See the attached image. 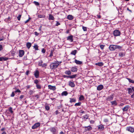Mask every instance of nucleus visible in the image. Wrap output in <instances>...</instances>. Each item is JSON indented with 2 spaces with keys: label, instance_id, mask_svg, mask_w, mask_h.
Segmentation results:
<instances>
[{
  "label": "nucleus",
  "instance_id": "1",
  "mask_svg": "<svg viewBox=\"0 0 134 134\" xmlns=\"http://www.w3.org/2000/svg\"><path fill=\"white\" fill-rule=\"evenodd\" d=\"M62 62L56 61L55 62L52 63L49 65L50 69L52 70L58 68Z\"/></svg>",
  "mask_w": 134,
  "mask_h": 134
},
{
  "label": "nucleus",
  "instance_id": "2",
  "mask_svg": "<svg viewBox=\"0 0 134 134\" xmlns=\"http://www.w3.org/2000/svg\"><path fill=\"white\" fill-rule=\"evenodd\" d=\"M122 47V46H120L111 44L109 46V48L110 51H113L116 49H120H120Z\"/></svg>",
  "mask_w": 134,
  "mask_h": 134
},
{
  "label": "nucleus",
  "instance_id": "3",
  "mask_svg": "<svg viewBox=\"0 0 134 134\" xmlns=\"http://www.w3.org/2000/svg\"><path fill=\"white\" fill-rule=\"evenodd\" d=\"M50 131L53 134H57L58 131L56 127H53L50 128Z\"/></svg>",
  "mask_w": 134,
  "mask_h": 134
},
{
  "label": "nucleus",
  "instance_id": "4",
  "mask_svg": "<svg viewBox=\"0 0 134 134\" xmlns=\"http://www.w3.org/2000/svg\"><path fill=\"white\" fill-rule=\"evenodd\" d=\"M34 75L36 78H38L39 77L40 72L37 69H36L34 72Z\"/></svg>",
  "mask_w": 134,
  "mask_h": 134
},
{
  "label": "nucleus",
  "instance_id": "5",
  "mask_svg": "<svg viewBox=\"0 0 134 134\" xmlns=\"http://www.w3.org/2000/svg\"><path fill=\"white\" fill-rule=\"evenodd\" d=\"M113 34L115 36H118L120 35L121 32L119 30L116 29L113 31Z\"/></svg>",
  "mask_w": 134,
  "mask_h": 134
},
{
  "label": "nucleus",
  "instance_id": "6",
  "mask_svg": "<svg viewBox=\"0 0 134 134\" xmlns=\"http://www.w3.org/2000/svg\"><path fill=\"white\" fill-rule=\"evenodd\" d=\"M126 130L129 131L131 133L134 132V128L131 126L127 127L126 128Z\"/></svg>",
  "mask_w": 134,
  "mask_h": 134
},
{
  "label": "nucleus",
  "instance_id": "7",
  "mask_svg": "<svg viewBox=\"0 0 134 134\" xmlns=\"http://www.w3.org/2000/svg\"><path fill=\"white\" fill-rule=\"evenodd\" d=\"M127 90L128 92V93L129 94H131V93L132 92V91L134 92V87H132L130 88H127Z\"/></svg>",
  "mask_w": 134,
  "mask_h": 134
},
{
  "label": "nucleus",
  "instance_id": "8",
  "mask_svg": "<svg viewBox=\"0 0 134 134\" xmlns=\"http://www.w3.org/2000/svg\"><path fill=\"white\" fill-rule=\"evenodd\" d=\"M40 125V124L39 122H38L35 124L32 127V129H35L39 126Z\"/></svg>",
  "mask_w": 134,
  "mask_h": 134
},
{
  "label": "nucleus",
  "instance_id": "9",
  "mask_svg": "<svg viewBox=\"0 0 134 134\" xmlns=\"http://www.w3.org/2000/svg\"><path fill=\"white\" fill-rule=\"evenodd\" d=\"M73 36L72 35L68 36L67 37V40L70 41V42H72L73 41Z\"/></svg>",
  "mask_w": 134,
  "mask_h": 134
},
{
  "label": "nucleus",
  "instance_id": "10",
  "mask_svg": "<svg viewBox=\"0 0 134 134\" xmlns=\"http://www.w3.org/2000/svg\"><path fill=\"white\" fill-rule=\"evenodd\" d=\"M25 52L23 50H20L19 51V56L20 57H22L24 55Z\"/></svg>",
  "mask_w": 134,
  "mask_h": 134
},
{
  "label": "nucleus",
  "instance_id": "11",
  "mask_svg": "<svg viewBox=\"0 0 134 134\" xmlns=\"http://www.w3.org/2000/svg\"><path fill=\"white\" fill-rule=\"evenodd\" d=\"M125 52L124 50L122 52H121L119 53V57H122L125 56Z\"/></svg>",
  "mask_w": 134,
  "mask_h": 134
},
{
  "label": "nucleus",
  "instance_id": "12",
  "mask_svg": "<svg viewBox=\"0 0 134 134\" xmlns=\"http://www.w3.org/2000/svg\"><path fill=\"white\" fill-rule=\"evenodd\" d=\"M84 128H85V130L86 131H89L91 130L92 129V127L90 126H85L84 127Z\"/></svg>",
  "mask_w": 134,
  "mask_h": 134
},
{
  "label": "nucleus",
  "instance_id": "13",
  "mask_svg": "<svg viewBox=\"0 0 134 134\" xmlns=\"http://www.w3.org/2000/svg\"><path fill=\"white\" fill-rule=\"evenodd\" d=\"M78 70L77 67L74 66L71 68V71L72 72L76 71Z\"/></svg>",
  "mask_w": 134,
  "mask_h": 134
},
{
  "label": "nucleus",
  "instance_id": "14",
  "mask_svg": "<svg viewBox=\"0 0 134 134\" xmlns=\"http://www.w3.org/2000/svg\"><path fill=\"white\" fill-rule=\"evenodd\" d=\"M104 87L103 85H98L97 87V90L98 91H100Z\"/></svg>",
  "mask_w": 134,
  "mask_h": 134
},
{
  "label": "nucleus",
  "instance_id": "15",
  "mask_svg": "<svg viewBox=\"0 0 134 134\" xmlns=\"http://www.w3.org/2000/svg\"><path fill=\"white\" fill-rule=\"evenodd\" d=\"M114 96L113 95H112L108 97L107 98V100L108 101H110L112 100Z\"/></svg>",
  "mask_w": 134,
  "mask_h": 134
},
{
  "label": "nucleus",
  "instance_id": "16",
  "mask_svg": "<svg viewBox=\"0 0 134 134\" xmlns=\"http://www.w3.org/2000/svg\"><path fill=\"white\" fill-rule=\"evenodd\" d=\"M48 88L51 90H55L56 89V87L55 86H52L51 85H48Z\"/></svg>",
  "mask_w": 134,
  "mask_h": 134
},
{
  "label": "nucleus",
  "instance_id": "17",
  "mask_svg": "<svg viewBox=\"0 0 134 134\" xmlns=\"http://www.w3.org/2000/svg\"><path fill=\"white\" fill-rule=\"evenodd\" d=\"M98 128L99 130L102 131L104 129V126L103 125L101 124L100 125L98 126Z\"/></svg>",
  "mask_w": 134,
  "mask_h": 134
},
{
  "label": "nucleus",
  "instance_id": "18",
  "mask_svg": "<svg viewBox=\"0 0 134 134\" xmlns=\"http://www.w3.org/2000/svg\"><path fill=\"white\" fill-rule=\"evenodd\" d=\"M69 85L72 87H75V85L73 82L70 81L69 82Z\"/></svg>",
  "mask_w": 134,
  "mask_h": 134
},
{
  "label": "nucleus",
  "instance_id": "19",
  "mask_svg": "<svg viewBox=\"0 0 134 134\" xmlns=\"http://www.w3.org/2000/svg\"><path fill=\"white\" fill-rule=\"evenodd\" d=\"M64 73L65 74L68 75L69 76L71 74V71L70 70L66 71Z\"/></svg>",
  "mask_w": 134,
  "mask_h": 134
},
{
  "label": "nucleus",
  "instance_id": "20",
  "mask_svg": "<svg viewBox=\"0 0 134 134\" xmlns=\"http://www.w3.org/2000/svg\"><path fill=\"white\" fill-rule=\"evenodd\" d=\"M8 59V58L6 57H0V61L3 60L6 61Z\"/></svg>",
  "mask_w": 134,
  "mask_h": 134
},
{
  "label": "nucleus",
  "instance_id": "21",
  "mask_svg": "<svg viewBox=\"0 0 134 134\" xmlns=\"http://www.w3.org/2000/svg\"><path fill=\"white\" fill-rule=\"evenodd\" d=\"M75 62L76 64L79 65H80L82 63V62L77 60L76 59L75 60Z\"/></svg>",
  "mask_w": 134,
  "mask_h": 134
},
{
  "label": "nucleus",
  "instance_id": "22",
  "mask_svg": "<svg viewBox=\"0 0 134 134\" xmlns=\"http://www.w3.org/2000/svg\"><path fill=\"white\" fill-rule=\"evenodd\" d=\"M129 105L126 106L124 108L122 109V110L124 111H126L128 110L129 108Z\"/></svg>",
  "mask_w": 134,
  "mask_h": 134
},
{
  "label": "nucleus",
  "instance_id": "23",
  "mask_svg": "<svg viewBox=\"0 0 134 134\" xmlns=\"http://www.w3.org/2000/svg\"><path fill=\"white\" fill-rule=\"evenodd\" d=\"M67 19L69 20H72L73 19V17L72 15H69L67 16Z\"/></svg>",
  "mask_w": 134,
  "mask_h": 134
},
{
  "label": "nucleus",
  "instance_id": "24",
  "mask_svg": "<svg viewBox=\"0 0 134 134\" xmlns=\"http://www.w3.org/2000/svg\"><path fill=\"white\" fill-rule=\"evenodd\" d=\"M31 46V43L30 42H27L26 44V46L28 49H29Z\"/></svg>",
  "mask_w": 134,
  "mask_h": 134
},
{
  "label": "nucleus",
  "instance_id": "25",
  "mask_svg": "<svg viewBox=\"0 0 134 134\" xmlns=\"http://www.w3.org/2000/svg\"><path fill=\"white\" fill-rule=\"evenodd\" d=\"M54 16L52 14H49V20H53L54 19Z\"/></svg>",
  "mask_w": 134,
  "mask_h": 134
},
{
  "label": "nucleus",
  "instance_id": "26",
  "mask_svg": "<svg viewBox=\"0 0 134 134\" xmlns=\"http://www.w3.org/2000/svg\"><path fill=\"white\" fill-rule=\"evenodd\" d=\"M95 65H98L99 66H103L104 64L102 62H99L98 63H96L95 64Z\"/></svg>",
  "mask_w": 134,
  "mask_h": 134
},
{
  "label": "nucleus",
  "instance_id": "27",
  "mask_svg": "<svg viewBox=\"0 0 134 134\" xmlns=\"http://www.w3.org/2000/svg\"><path fill=\"white\" fill-rule=\"evenodd\" d=\"M111 103L113 105H117V103L116 100L111 101Z\"/></svg>",
  "mask_w": 134,
  "mask_h": 134
},
{
  "label": "nucleus",
  "instance_id": "28",
  "mask_svg": "<svg viewBox=\"0 0 134 134\" xmlns=\"http://www.w3.org/2000/svg\"><path fill=\"white\" fill-rule=\"evenodd\" d=\"M77 53V50H74V51H72L71 52V54L73 55H75Z\"/></svg>",
  "mask_w": 134,
  "mask_h": 134
},
{
  "label": "nucleus",
  "instance_id": "29",
  "mask_svg": "<svg viewBox=\"0 0 134 134\" xmlns=\"http://www.w3.org/2000/svg\"><path fill=\"white\" fill-rule=\"evenodd\" d=\"M8 110L12 114H13V108L12 107H10L9 108Z\"/></svg>",
  "mask_w": 134,
  "mask_h": 134
},
{
  "label": "nucleus",
  "instance_id": "30",
  "mask_svg": "<svg viewBox=\"0 0 134 134\" xmlns=\"http://www.w3.org/2000/svg\"><path fill=\"white\" fill-rule=\"evenodd\" d=\"M68 94V93L66 91H64L62 92V96H66Z\"/></svg>",
  "mask_w": 134,
  "mask_h": 134
},
{
  "label": "nucleus",
  "instance_id": "31",
  "mask_svg": "<svg viewBox=\"0 0 134 134\" xmlns=\"http://www.w3.org/2000/svg\"><path fill=\"white\" fill-rule=\"evenodd\" d=\"M76 102V99H75L70 98V103H71L72 102Z\"/></svg>",
  "mask_w": 134,
  "mask_h": 134
},
{
  "label": "nucleus",
  "instance_id": "32",
  "mask_svg": "<svg viewBox=\"0 0 134 134\" xmlns=\"http://www.w3.org/2000/svg\"><path fill=\"white\" fill-rule=\"evenodd\" d=\"M38 47L37 45L36 44H35L34 46V48L35 49L36 51L38 50Z\"/></svg>",
  "mask_w": 134,
  "mask_h": 134
},
{
  "label": "nucleus",
  "instance_id": "33",
  "mask_svg": "<svg viewBox=\"0 0 134 134\" xmlns=\"http://www.w3.org/2000/svg\"><path fill=\"white\" fill-rule=\"evenodd\" d=\"M84 97L83 96L81 95L80 96L79 98V100H83L84 99Z\"/></svg>",
  "mask_w": 134,
  "mask_h": 134
},
{
  "label": "nucleus",
  "instance_id": "34",
  "mask_svg": "<svg viewBox=\"0 0 134 134\" xmlns=\"http://www.w3.org/2000/svg\"><path fill=\"white\" fill-rule=\"evenodd\" d=\"M36 86L37 89H40L41 88V85L39 84L36 85Z\"/></svg>",
  "mask_w": 134,
  "mask_h": 134
},
{
  "label": "nucleus",
  "instance_id": "35",
  "mask_svg": "<svg viewBox=\"0 0 134 134\" xmlns=\"http://www.w3.org/2000/svg\"><path fill=\"white\" fill-rule=\"evenodd\" d=\"M127 79L128 80L129 82L131 83H134V80H131V79L129 78H127Z\"/></svg>",
  "mask_w": 134,
  "mask_h": 134
},
{
  "label": "nucleus",
  "instance_id": "36",
  "mask_svg": "<svg viewBox=\"0 0 134 134\" xmlns=\"http://www.w3.org/2000/svg\"><path fill=\"white\" fill-rule=\"evenodd\" d=\"M39 82V81L37 79H36L34 81V83L36 84V85L38 84Z\"/></svg>",
  "mask_w": 134,
  "mask_h": 134
},
{
  "label": "nucleus",
  "instance_id": "37",
  "mask_svg": "<svg viewBox=\"0 0 134 134\" xmlns=\"http://www.w3.org/2000/svg\"><path fill=\"white\" fill-rule=\"evenodd\" d=\"M77 76L76 74L72 75L71 76H69V78L73 79L75 78Z\"/></svg>",
  "mask_w": 134,
  "mask_h": 134
},
{
  "label": "nucleus",
  "instance_id": "38",
  "mask_svg": "<svg viewBox=\"0 0 134 134\" xmlns=\"http://www.w3.org/2000/svg\"><path fill=\"white\" fill-rule=\"evenodd\" d=\"M43 63V61L42 60H41L40 61L38 62V65L39 66H41L42 65V64Z\"/></svg>",
  "mask_w": 134,
  "mask_h": 134
},
{
  "label": "nucleus",
  "instance_id": "39",
  "mask_svg": "<svg viewBox=\"0 0 134 134\" xmlns=\"http://www.w3.org/2000/svg\"><path fill=\"white\" fill-rule=\"evenodd\" d=\"M53 50H51L50 53V54L49 55V57L51 58L53 55Z\"/></svg>",
  "mask_w": 134,
  "mask_h": 134
},
{
  "label": "nucleus",
  "instance_id": "40",
  "mask_svg": "<svg viewBox=\"0 0 134 134\" xmlns=\"http://www.w3.org/2000/svg\"><path fill=\"white\" fill-rule=\"evenodd\" d=\"M45 108L48 111L49 110L50 107L49 106L47 105H46V104H45Z\"/></svg>",
  "mask_w": 134,
  "mask_h": 134
},
{
  "label": "nucleus",
  "instance_id": "41",
  "mask_svg": "<svg viewBox=\"0 0 134 134\" xmlns=\"http://www.w3.org/2000/svg\"><path fill=\"white\" fill-rule=\"evenodd\" d=\"M38 17L40 18H44L45 17V16L44 15L39 14L38 15Z\"/></svg>",
  "mask_w": 134,
  "mask_h": 134
},
{
  "label": "nucleus",
  "instance_id": "42",
  "mask_svg": "<svg viewBox=\"0 0 134 134\" xmlns=\"http://www.w3.org/2000/svg\"><path fill=\"white\" fill-rule=\"evenodd\" d=\"M83 118L84 119H87L89 117L88 115L86 114L83 116Z\"/></svg>",
  "mask_w": 134,
  "mask_h": 134
},
{
  "label": "nucleus",
  "instance_id": "43",
  "mask_svg": "<svg viewBox=\"0 0 134 134\" xmlns=\"http://www.w3.org/2000/svg\"><path fill=\"white\" fill-rule=\"evenodd\" d=\"M81 102H79L78 103H76L74 105V106H79L81 105Z\"/></svg>",
  "mask_w": 134,
  "mask_h": 134
},
{
  "label": "nucleus",
  "instance_id": "44",
  "mask_svg": "<svg viewBox=\"0 0 134 134\" xmlns=\"http://www.w3.org/2000/svg\"><path fill=\"white\" fill-rule=\"evenodd\" d=\"M33 3H34L36 5H40V4L38 2L36 1H34Z\"/></svg>",
  "mask_w": 134,
  "mask_h": 134
},
{
  "label": "nucleus",
  "instance_id": "45",
  "mask_svg": "<svg viewBox=\"0 0 134 134\" xmlns=\"http://www.w3.org/2000/svg\"><path fill=\"white\" fill-rule=\"evenodd\" d=\"M105 45L103 44H101L100 45V48L101 49L103 50L104 49V48L105 47Z\"/></svg>",
  "mask_w": 134,
  "mask_h": 134
},
{
  "label": "nucleus",
  "instance_id": "46",
  "mask_svg": "<svg viewBox=\"0 0 134 134\" xmlns=\"http://www.w3.org/2000/svg\"><path fill=\"white\" fill-rule=\"evenodd\" d=\"M63 77L64 78H66L67 79L69 78V76H67L65 75H63Z\"/></svg>",
  "mask_w": 134,
  "mask_h": 134
},
{
  "label": "nucleus",
  "instance_id": "47",
  "mask_svg": "<svg viewBox=\"0 0 134 134\" xmlns=\"http://www.w3.org/2000/svg\"><path fill=\"white\" fill-rule=\"evenodd\" d=\"M47 64L46 63H44L42 64V65L41 66L42 67H46L47 66Z\"/></svg>",
  "mask_w": 134,
  "mask_h": 134
},
{
  "label": "nucleus",
  "instance_id": "48",
  "mask_svg": "<svg viewBox=\"0 0 134 134\" xmlns=\"http://www.w3.org/2000/svg\"><path fill=\"white\" fill-rule=\"evenodd\" d=\"M82 29L84 31H86L87 30V27H86L82 26Z\"/></svg>",
  "mask_w": 134,
  "mask_h": 134
},
{
  "label": "nucleus",
  "instance_id": "49",
  "mask_svg": "<svg viewBox=\"0 0 134 134\" xmlns=\"http://www.w3.org/2000/svg\"><path fill=\"white\" fill-rule=\"evenodd\" d=\"M21 16V15H19V16L17 17V18L18 20L19 21L20 20Z\"/></svg>",
  "mask_w": 134,
  "mask_h": 134
},
{
  "label": "nucleus",
  "instance_id": "50",
  "mask_svg": "<svg viewBox=\"0 0 134 134\" xmlns=\"http://www.w3.org/2000/svg\"><path fill=\"white\" fill-rule=\"evenodd\" d=\"M46 51V50L44 48L42 49L41 50V52L42 53H45Z\"/></svg>",
  "mask_w": 134,
  "mask_h": 134
},
{
  "label": "nucleus",
  "instance_id": "51",
  "mask_svg": "<svg viewBox=\"0 0 134 134\" xmlns=\"http://www.w3.org/2000/svg\"><path fill=\"white\" fill-rule=\"evenodd\" d=\"M24 97V95H21L19 97V99H21L23 98Z\"/></svg>",
  "mask_w": 134,
  "mask_h": 134
},
{
  "label": "nucleus",
  "instance_id": "52",
  "mask_svg": "<svg viewBox=\"0 0 134 134\" xmlns=\"http://www.w3.org/2000/svg\"><path fill=\"white\" fill-rule=\"evenodd\" d=\"M5 128H4V127H3L1 129V131L2 132H5Z\"/></svg>",
  "mask_w": 134,
  "mask_h": 134
},
{
  "label": "nucleus",
  "instance_id": "53",
  "mask_svg": "<svg viewBox=\"0 0 134 134\" xmlns=\"http://www.w3.org/2000/svg\"><path fill=\"white\" fill-rule=\"evenodd\" d=\"M21 91L19 89L17 90L16 91H14L15 93L19 92L20 93Z\"/></svg>",
  "mask_w": 134,
  "mask_h": 134
},
{
  "label": "nucleus",
  "instance_id": "54",
  "mask_svg": "<svg viewBox=\"0 0 134 134\" xmlns=\"http://www.w3.org/2000/svg\"><path fill=\"white\" fill-rule=\"evenodd\" d=\"M60 23L58 21H56V23L55 24V26H58V25H60Z\"/></svg>",
  "mask_w": 134,
  "mask_h": 134
},
{
  "label": "nucleus",
  "instance_id": "55",
  "mask_svg": "<svg viewBox=\"0 0 134 134\" xmlns=\"http://www.w3.org/2000/svg\"><path fill=\"white\" fill-rule=\"evenodd\" d=\"M14 92H13L12 93V94H11L10 96L11 97H14L15 96V94L14 93Z\"/></svg>",
  "mask_w": 134,
  "mask_h": 134
},
{
  "label": "nucleus",
  "instance_id": "56",
  "mask_svg": "<svg viewBox=\"0 0 134 134\" xmlns=\"http://www.w3.org/2000/svg\"><path fill=\"white\" fill-rule=\"evenodd\" d=\"M2 46L1 44H0V51H1L3 49Z\"/></svg>",
  "mask_w": 134,
  "mask_h": 134
},
{
  "label": "nucleus",
  "instance_id": "57",
  "mask_svg": "<svg viewBox=\"0 0 134 134\" xmlns=\"http://www.w3.org/2000/svg\"><path fill=\"white\" fill-rule=\"evenodd\" d=\"M97 17L99 19H100L101 17V16L99 14H98L97 15Z\"/></svg>",
  "mask_w": 134,
  "mask_h": 134
},
{
  "label": "nucleus",
  "instance_id": "58",
  "mask_svg": "<svg viewBox=\"0 0 134 134\" xmlns=\"http://www.w3.org/2000/svg\"><path fill=\"white\" fill-rule=\"evenodd\" d=\"M104 122H107L108 121V120L107 119H104Z\"/></svg>",
  "mask_w": 134,
  "mask_h": 134
},
{
  "label": "nucleus",
  "instance_id": "59",
  "mask_svg": "<svg viewBox=\"0 0 134 134\" xmlns=\"http://www.w3.org/2000/svg\"><path fill=\"white\" fill-rule=\"evenodd\" d=\"M29 73V71L28 70H27L26 73V75H28Z\"/></svg>",
  "mask_w": 134,
  "mask_h": 134
},
{
  "label": "nucleus",
  "instance_id": "60",
  "mask_svg": "<svg viewBox=\"0 0 134 134\" xmlns=\"http://www.w3.org/2000/svg\"><path fill=\"white\" fill-rule=\"evenodd\" d=\"M31 19V18H29L28 19L26 20V21H25V23H28L30 19Z\"/></svg>",
  "mask_w": 134,
  "mask_h": 134
},
{
  "label": "nucleus",
  "instance_id": "61",
  "mask_svg": "<svg viewBox=\"0 0 134 134\" xmlns=\"http://www.w3.org/2000/svg\"><path fill=\"white\" fill-rule=\"evenodd\" d=\"M35 35L36 36H38L39 35V33H37V32L36 31L35 32Z\"/></svg>",
  "mask_w": 134,
  "mask_h": 134
},
{
  "label": "nucleus",
  "instance_id": "62",
  "mask_svg": "<svg viewBox=\"0 0 134 134\" xmlns=\"http://www.w3.org/2000/svg\"><path fill=\"white\" fill-rule=\"evenodd\" d=\"M90 122L91 124H94V121L93 120H91Z\"/></svg>",
  "mask_w": 134,
  "mask_h": 134
},
{
  "label": "nucleus",
  "instance_id": "63",
  "mask_svg": "<svg viewBox=\"0 0 134 134\" xmlns=\"http://www.w3.org/2000/svg\"><path fill=\"white\" fill-rule=\"evenodd\" d=\"M33 93V91L32 90H30L29 91V93L30 94H32Z\"/></svg>",
  "mask_w": 134,
  "mask_h": 134
},
{
  "label": "nucleus",
  "instance_id": "64",
  "mask_svg": "<svg viewBox=\"0 0 134 134\" xmlns=\"http://www.w3.org/2000/svg\"><path fill=\"white\" fill-rule=\"evenodd\" d=\"M31 87V86H30V85H27L26 86V87L27 88V89H29V88H30V87Z\"/></svg>",
  "mask_w": 134,
  "mask_h": 134
}]
</instances>
